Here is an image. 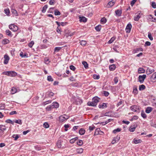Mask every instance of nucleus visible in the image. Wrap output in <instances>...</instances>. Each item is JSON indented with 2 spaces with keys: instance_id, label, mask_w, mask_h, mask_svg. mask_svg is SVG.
Returning <instances> with one entry per match:
<instances>
[{
  "instance_id": "59",
  "label": "nucleus",
  "mask_w": 156,
  "mask_h": 156,
  "mask_svg": "<svg viewBox=\"0 0 156 156\" xmlns=\"http://www.w3.org/2000/svg\"><path fill=\"white\" fill-rule=\"evenodd\" d=\"M137 0H133L130 3L131 6H133L135 3L136 2Z\"/></svg>"
},
{
  "instance_id": "40",
  "label": "nucleus",
  "mask_w": 156,
  "mask_h": 156,
  "mask_svg": "<svg viewBox=\"0 0 156 156\" xmlns=\"http://www.w3.org/2000/svg\"><path fill=\"white\" fill-rule=\"evenodd\" d=\"M12 137L15 138L14 140H16L19 138V136L18 134H13L12 136Z\"/></svg>"
},
{
  "instance_id": "17",
  "label": "nucleus",
  "mask_w": 156,
  "mask_h": 156,
  "mask_svg": "<svg viewBox=\"0 0 156 156\" xmlns=\"http://www.w3.org/2000/svg\"><path fill=\"white\" fill-rule=\"evenodd\" d=\"M87 105L88 106H95L96 105V104L94 103L92 101H89L87 103Z\"/></svg>"
},
{
  "instance_id": "33",
  "label": "nucleus",
  "mask_w": 156,
  "mask_h": 156,
  "mask_svg": "<svg viewBox=\"0 0 156 156\" xmlns=\"http://www.w3.org/2000/svg\"><path fill=\"white\" fill-rule=\"evenodd\" d=\"M53 108H53V107L52 106V105H49V106H47L46 108V110L49 111L51 110V109Z\"/></svg>"
},
{
  "instance_id": "7",
  "label": "nucleus",
  "mask_w": 156,
  "mask_h": 156,
  "mask_svg": "<svg viewBox=\"0 0 156 156\" xmlns=\"http://www.w3.org/2000/svg\"><path fill=\"white\" fill-rule=\"evenodd\" d=\"M4 64H7L9 60V56L5 54L4 55Z\"/></svg>"
},
{
  "instance_id": "54",
  "label": "nucleus",
  "mask_w": 156,
  "mask_h": 156,
  "mask_svg": "<svg viewBox=\"0 0 156 156\" xmlns=\"http://www.w3.org/2000/svg\"><path fill=\"white\" fill-rule=\"evenodd\" d=\"M100 131V128H98L95 131L94 134H99V132Z\"/></svg>"
},
{
  "instance_id": "30",
  "label": "nucleus",
  "mask_w": 156,
  "mask_h": 156,
  "mask_svg": "<svg viewBox=\"0 0 156 156\" xmlns=\"http://www.w3.org/2000/svg\"><path fill=\"white\" fill-rule=\"evenodd\" d=\"M145 86L144 85L142 84V85H140L139 86V90H143L144 89H145Z\"/></svg>"
},
{
  "instance_id": "51",
  "label": "nucleus",
  "mask_w": 156,
  "mask_h": 156,
  "mask_svg": "<svg viewBox=\"0 0 156 156\" xmlns=\"http://www.w3.org/2000/svg\"><path fill=\"white\" fill-rule=\"evenodd\" d=\"M148 37L149 39L151 40L152 41L153 40V38L151 34L150 33H148Z\"/></svg>"
},
{
  "instance_id": "39",
  "label": "nucleus",
  "mask_w": 156,
  "mask_h": 156,
  "mask_svg": "<svg viewBox=\"0 0 156 156\" xmlns=\"http://www.w3.org/2000/svg\"><path fill=\"white\" fill-rule=\"evenodd\" d=\"M80 44L83 46H84L87 44V41H85L82 40L80 42Z\"/></svg>"
},
{
  "instance_id": "34",
  "label": "nucleus",
  "mask_w": 156,
  "mask_h": 156,
  "mask_svg": "<svg viewBox=\"0 0 156 156\" xmlns=\"http://www.w3.org/2000/svg\"><path fill=\"white\" fill-rule=\"evenodd\" d=\"M50 62L48 58L46 57L44 58V62L46 64H48Z\"/></svg>"
},
{
  "instance_id": "21",
  "label": "nucleus",
  "mask_w": 156,
  "mask_h": 156,
  "mask_svg": "<svg viewBox=\"0 0 156 156\" xmlns=\"http://www.w3.org/2000/svg\"><path fill=\"white\" fill-rule=\"evenodd\" d=\"M139 73H144L145 72V70L142 68H139L138 70Z\"/></svg>"
},
{
  "instance_id": "25",
  "label": "nucleus",
  "mask_w": 156,
  "mask_h": 156,
  "mask_svg": "<svg viewBox=\"0 0 156 156\" xmlns=\"http://www.w3.org/2000/svg\"><path fill=\"white\" fill-rule=\"evenodd\" d=\"M82 63L85 68L87 69L88 68V64L86 62L83 61L82 62Z\"/></svg>"
},
{
  "instance_id": "13",
  "label": "nucleus",
  "mask_w": 156,
  "mask_h": 156,
  "mask_svg": "<svg viewBox=\"0 0 156 156\" xmlns=\"http://www.w3.org/2000/svg\"><path fill=\"white\" fill-rule=\"evenodd\" d=\"M80 21V22H86L87 21V19L83 16L79 17Z\"/></svg>"
},
{
  "instance_id": "16",
  "label": "nucleus",
  "mask_w": 156,
  "mask_h": 156,
  "mask_svg": "<svg viewBox=\"0 0 156 156\" xmlns=\"http://www.w3.org/2000/svg\"><path fill=\"white\" fill-rule=\"evenodd\" d=\"M115 12L116 15L119 16H120L122 13V11L119 9L116 10Z\"/></svg>"
},
{
  "instance_id": "15",
  "label": "nucleus",
  "mask_w": 156,
  "mask_h": 156,
  "mask_svg": "<svg viewBox=\"0 0 156 156\" xmlns=\"http://www.w3.org/2000/svg\"><path fill=\"white\" fill-rule=\"evenodd\" d=\"M152 110L153 109L152 108L148 107L146 108L145 112L147 113H149L152 111Z\"/></svg>"
},
{
  "instance_id": "45",
  "label": "nucleus",
  "mask_w": 156,
  "mask_h": 156,
  "mask_svg": "<svg viewBox=\"0 0 156 156\" xmlns=\"http://www.w3.org/2000/svg\"><path fill=\"white\" fill-rule=\"evenodd\" d=\"M15 123L21 125L22 124V122L20 119H18L16 120L14 122Z\"/></svg>"
},
{
  "instance_id": "18",
  "label": "nucleus",
  "mask_w": 156,
  "mask_h": 156,
  "mask_svg": "<svg viewBox=\"0 0 156 156\" xmlns=\"http://www.w3.org/2000/svg\"><path fill=\"white\" fill-rule=\"evenodd\" d=\"M51 105H52V106L54 108H58L59 107V104L56 102H53Z\"/></svg>"
},
{
  "instance_id": "27",
  "label": "nucleus",
  "mask_w": 156,
  "mask_h": 156,
  "mask_svg": "<svg viewBox=\"0 0 156 156\" xmlns=\"http://www.w3.org/2000/svg\"><path fill=\"white\" fill-rule=\"evenodd\" d=\"M142 141L141 140L138 139V140H136L135 139H134L133 140V142L135 144H137L140 143Z\"/></svg>"
},
{
  "instance_id": "44",
  "label": "nucleus",
  "mask_w": 156,
  "mask_h": 156,
  "mask_svg": "<svg viewBox=\"0 0 156 156\" xmlns=\"http://www.w3.org/2000/svg\"><path fill=\"white\" fill-rule=\"evenodd\" d=\"M115 40V38L114 37H112L110 39V40L108 41V44H111Z\"/></svg>"
},
{
  "instance_id": "9",
  "label": "nucleus",
  "mask_w": 156,
  "mask_h": 156,
  "mask_svg": "<svg viewBox=\"0 0 156 156\" xmlns=\"http://www.w3.org/2000/svg\"><path fill=\"white\" fill-rule=\"evenodd\" d=\"M150 80L152 82L156 81V74L155 73H154L150 77Z\"/></svg>"
},
{
  "instance_id": "49",
  "label": "nucleus",
  "mask_w": 156,
  "mask_h": 156,
  "mask_svg": "<svg viewBox=\"0 0 156 156\" xmlns=\"http://www.w3.org/2000/svg\"><path fill=\"white\" fill-rule=\"evenodd\" d=\"M47 80L48 81H52L53 80L51 76H48L47 77Z\"/></svg>"
},
{
  "instance_id": "57",
  "label": "nucleus",
  "mask_w": 156,
  "mask_h": 156,
  "mask_svg": "<svg viewBox=\"0 0 156 156\" xmlns=\"http://www.w3.org/2000/svg\"><path fill=\"white\" fill-rule=\"evenodd\" d=\"M5 108V105L4 104H0V109H4Z\"/></svg>"
},
{
  "instance_id": "46",
  "label": "nucleus",
  "mask_w": 156,
  "mask_h": 156,
  "mask_svg": "<svg viewBox=\"0 0 156 156\" xmlns=\"http://www.w3.org/2000/svg\"><path fill=\"white\" fill-rule=\"evenodd\" d=\"M51 100L43 102V105H45L48 104V103H51Z\"/></svg>"
},
{
  "instance_id": "11",
  "label": "nucleus",
  "mask_w": 156,
  "mask_h": 156,
  "mask_svg": "<svg viewBox=\"0 0 156 156\" xmlns=\"http://www.w3.org/2000/svg\"><path fill=\"white\" fill-rule=\"evenodd\" d=\"M99 99L100 98L98 97H94L93 98L92 101L94 103L96 104V105H97V103L99 101Z\"/></svg>"
},
{
  "instance_id": "56",
  "label": "nucleus",
  "mask_w": 156,
  "mask_h": 156,
  "mask_svg": "<svg viewBox=\"0 0 156 156\" xmlns=\"http://www.w3.org/2000/svg\"><path fill=\"white\" fill-rule=\"evenodd\" d=\"M5 13L7 15H9L10 13V11L9 9H5L4 10Z\"/></svg>"
},
{
  "instance_id": "31",
  "label": "nucleus",
  "mask_w": 156,
  "mask_h": 156,
  "mask_svg": "<svg viewBox=\"0 0 156 156\" xmlns=\"http://www.w3.org/2000/svg\"><path fill=\"white\" fill-rule=\"evenodd\" d=\"M48 7V5H45L44 6V7H43L42 9V12L43 13H44L46 12V10L47 9Z\"/></svg>"
},
{
  "instance_id": "24",
  "label": "nucleus",
  "mask_w": 156,
  "mask_h": 156,
  "mask_svg": "<svg viewBox=\"0 0 156 156\" xmlns=\"http://www.w3.org/2000/svg\"><path fill=\"white\" fill-rule=\"evenodd\" d=\"M17 90L16 88L14 87H12L11 90V93L12 94L15 93L17 92Z\"/></svg>"
},
{
  "instance_id": "36",
  "label": "nucleus",
  "mask_w": 156,
  "mask_h": 156,
  "mask_svg": "<svg viewBox=\"0 0 156 156\" xmlns=\"http://www.w3.org/2000/svg\"><path fill=\"white\" fill-rule=\"evenodd\" d=\"M43 126L44 127L47 128L49 127V125L48 122H45L44 123L43 125Z\"/></svg>"
},
{
  "instance_id": "2",
  "label": "nucleus",
  "mask_w": 156,
  "mask_h": 156,
  "mask_svg": "<svg viewBox=\"0 0 156 156\" xmlns=\"http://www.w3.org/2000/svg\"><path fill=\"white\" fill-rule=\"evenodd\" d=\"M69 118V116L66 114L60 116L59 117V120L61 122H63Z\"/></svg>"
},
{
  "instance_id": "6",
  "label": "nucleus",
  "mask_w": 156,
  "mask_h": 156,
  "mask_svg": "<svg viewBox=\"0 0 156 156\" xmlns=\"http://www.w3.org/2000/svg\"><path fill=\"white\" fill-rule=\"evenodd\" d=\"M115 0H112L110 1L107 5V7L110 8L115 3Z\"/></svg>"
},
{
  "instance_id": "19",
  "label": "nucleus",
  "mask_w": 156,
  "mask_h": 156,
  "mask_svg": "<svg viewBox=\"0 0 156 156\" xmlns=\"http://www.w3.org/2000/svg\"><path fill=\"white\" fill-rule=\"evenodd\" d=\"M133 92L134 94H136L138 93V90L137 89V87L136 86H134L133 87Z\"/></svg>"
},
{
  "instance_id": "32",
  "label": "nucleus",
  "mask_w": 156,
  "mask_h": 156,
  "mask_svg": "<svg viewBox=\"0 0 156 156\" xmlns=\"http://www.w3.org/2000/svg\"><path fill=\"white\" fill-rule=\"evenodd\" d=\"M107 21L105 17L102 18L101 20V22L102 24H104L106 23Z\"/></svg>"
},
{
  "instance_id": "58",
  "label": "nucleus",
  "mask_w": 156,
  "mask_h": 156,
  "mask_svg": "<svg viewBox=\"0 0 156 156\" xmlns=\"http://www.w3.org/2000/svg\"><path fill=\"white\" fill-rule=\"evenodd\" d=\"M0 129L2 131H3L6 129V128L4 126H1L0 127Z\"/></svg>"
},
{
  "instance_id": "35",
  "label": "nucleus",
  "mask_w": 156,
  "mask_h": 156,
  "mask_svg": "<svg viewBox=\"0 0 156 156\" xmlns=\"http://www.w3.org/2000/svg\"><path fill=\"white\" fill-rule=\"evenodd\" d=\"M54 14L56 16L60 15L61 14L60 12L57 9H56L54 11Z\"/></svg>"
},
{
  "instance_id": "12",
  "label": "nucleus",
  "mask_w": 156,
  "mask_h": 156,
  "mask_svg": "<svg viewBox=\"0 0 156 156\" xmlns=\"http://www.w3.org/2000/svg\"><path fill=\"white\" fill-rule=\"evenodd\" d=\"M154 71L153 69H151L149 68H148L146 70V73L147 75H149L153 73Z\"/></svg>"
},
{
  "instance_id": "64",
  "label": "nucleus",
  "mask_w": 156,
  "mask_h": 156,
  "mask_svg": "<svg viewBox=\"0 0 156 156\" xmlns=\"http://www.w3.org/2000/svg\"><path fill=\"white\" fill-rule=\"evenodd\" d=\"M70 68L73 71L75 70L76 69L75 67L73 65H71L70 66Z\"/></svg>"
},
{
  "instance_id": "28",
  "label": "nucleus",
  "mask_w": 156,
  "mask_h": 156,
  "mask_svg": "<svg viewBox=\"0 0 156 156\" xmlns=\"http://www.w3.org/2000/svg\"><path fill=\"white\" fill-rule=\"evenodd\" d=\"M76 151L77 153L81 154L83 152V149L82 148H78L76 149Z\"/></svg>"
},
{
  "instance_id": "23",
  "label": "nucleus",
  "mask_w": 156,
  "mask_h": 156,
  "mask_svg": "<svg viewBox=\"0 0 156 156\" xmlns=\"http://www.w3.org/2000/svg\"><path fill=\"white\" fill-rule=\"evenodd\" d=\"M2 43L3 44H5L9 43V41L7 39H5L3 40Z\"/></svg>"
},
{
  "instance_id": "37",
  "label": "nucleus",
  "mask_w": 156,
  "mask_h": 156,
  "mask_svg": "<svg viewBox=\"0 0 156 156\" xmlns=\"http://www.w3.org/2000/svg\"><path fill=\"white\" fill-rule=\"evenodd\" d=\"M101 28V26L100 25H98L97 26L95 27V30L98 31H99Z\"/></svg>"
},
{
  "instance_id": "10",
  "label": "nucleus",
  "mask_w": 156,
  "mask_h": 156,
  "mask_svg": "<svg viewBox=\"0 0 156 156\" xmlns=\"http://www.w3.org/2000/svg\"><path fill=\"white\" fill-rule=\"evenodd\" d=\"M142 14L140 13H139L138 15L135 16L134 17V20L135 21H138L139 19L141 17Z\"/></svg>"
},
{
  "instance_id": "48",
  "label": "nucleus",
  "mask_w": 156,
  "mask_h": 156,
  "mask_svg": "<svg viewBox=\"0 0 156 156\" xmlns=\"http://www.w3.org/2000/svg\"><path fill=\"white\" fill-rule=\"evenodd\" d=\"M141 116L143 117L145 119L147 117V115L145 114V113L143 111L142 112L141 114Z\"/></svg>"
},
{
  "instance_id": "50",
  "label": "nucleus",
  "mask_w": 156,
  "mask_h": 156,
  "mask_svg": "<svg viewBox=\"0 0 156 156\" xmlns=\"http://www.w3.org/2000/svg\"><path fill=\"white\" fill-rule=\"evenodd\" d=\"M34 44V41H32L28 44V46L29 47L31 48L32 47L33 45Z\"/></svg>"
},
{
  "instance_id": "20",
  "label": "nucleus",
  "mask_w": 156,
  "mask_h": 156,
  "mask_svg": "<svg viewBox=\"0 0 156 156\" xmlns=\"http://www.w3.org/2000/svg\"><path fill=\"white\" fill-rule=\"evenodd\" d=\"M115 68V66L114 64H112L110 66L109 69L110 71H113Z\"/></svg>"
},
{
  "instance_id": "47",
  "label": "nucleus",
  "mask_w": 156,
  "mask_h": 156,
  "mask_svg": "<svg viewBox=\"0 0 156 156\" xmlns=\"http://www.w3.org/2000/svg\"><path fill=\"white\" fill-rule=\"evenodd\" d=\"M95 128V127L93 125H92L91 126H89V129L90 131L93 130Z\"/></svg>"
},
{
  "instance_id": "14",
  "label": "nucleus",
  "mask_w": 156,
  "mask_h": 156,
  "mask_svg": "<svg viewBox=\"0 0 156 156\" xmlns=\"http://www.w3.org/2000/svg\"><path fill=\"white\" fill-rule=\"evenodd\" d=\"M107 103H103V104L99 105L98 107L99 108H104L107 107Z\"/></svg>"
},
{
  "instance_id": "53",
  "label": "nucleus",
  "mask_w": 156,
  "mask_h": 156,
  "mask_svg": "<svg viewBox=\"0 0 156 156\" xmlns=\"http://www.w3.org/2000/svg\"><path fill=\"white\" fill-rule=\"evenodd\" d=\"M61 48H62L60 47H55L54 49V51L58 52L59 51Z\"/></svg>"
},
{
  "instance_id": "52",
  "label": "nucleus",
  "mask_w": 156,
  "mask_h": 156,
  "mask_svg": "<svg viewBox=\"0 0 156 156\" xmlns=\"http://www.w3.org/2000/svg\"><path fill=\"white\" fill-rule=\"evenodd\" d=\"M77 144L79 145V146H81L83 144V141L81 140H78V141L77 142Z\"/></svg>"
},
{
  "instance_id": "61",
  "label": "nucleus",
  "mask_w": 156,
  "mask_h": 156,
  "mask_svg": "<svg viewBox=\"0 0 156 156\" xmlns=\"http://www.w3.org/2000/svg\"><path fill=\"white\" fill-rule=\"evenodd\" d=\"M55 2V0H50L49 3V4L51 5H52L54 4Z\"/></svg>"
},
{
  "instance_id": "38",
  "label": "nucleus",
  "mask_w": 156,
  "mask_h": 156,
  "mask_svg": "<svg viewBox=\"0 0 156 156\" xmlns=\"http://www.w3.org/2000/svg\"><path fill=\"white\" fill-rule=\"evenodd\" d=\"M57 146L58 148H61V142L60 140H58L57 143Z\"/></svg>"
},
{
  "instance_id": "3",
  "label": "nucleus",
  "mask_w": 156,
  "mask_h": 156,
  "mask_svg": "<svg viewBox=\"0 0 156 156\" xmlns=\"http://www.w3.org/2000/svg\"><path fill=\"white\" fill-rule=\"evenodd\" d=\"M9 28L10 30L14 32L16 31L18 29V27L17 26L12 24L9 25Z\"/></svg>"
},
{
  "instance_id": "41",
  "label": "nucleus",
  "mask_w": 156,
  "mask_h": 156,
  "mask_svg": "<svg viewBox=\"0 0 156 156\" xmlns=\"http://www.w3.org/2000/svg\"><path fill=\"white\" fill-rule=\"evenodd\" d=\"M6 33L7 35L9 36H11L12 34L11 32L9 30H6Z\"/></svg>"
},
{
  "instance_id": "60",
  "label": "nucleus",
  "mask_w": 156,
  "mask_h": 156,
  "mask_svg": "<svg viewBox=\"0 0 156 156\" xmlns=\"http://www.w3.org/2000/svg\"><path fill=\"white\" fill-rule=\"evenodd\" d=\"M151 6L153 8H156V3L155 2H152Z\"/></svg>"
},
{
  "instance_id": "55",
  "label": "nucleus",
  "mask_w": 156,
  "mask_h": 156,
  "mask_svg": "<svg viewBox=\"0 0 156 156\" xmlns=\"http://www.w3.org/2000/svg\"><path fill=\"white\" fill-rule=\"evenodd\" d=\"M54 94V93H53L52 92H49L48 93V95L50 97H51L53 96Z\"/></svg>"
},
{
  "instance_id": "5",
  "label": "nucleus",
  "mask_w": 156,
  "mask_h": 156,
  "mask_svg": "<svg viewBox=\"0 0 156 156\" xmlns=\"http://www.w3.org/2000/svg\"><path fill=\"white\" fill-rule=\"evenodd\" d=\"M132 27L131 23H129L127 24L126 28V31L127 33H129L130 32Z\"/></svg>"
},
{
  "instance_id": "8",
  "label": "nucleus",
  "mask_w": 156,
  "mask_h": 156,
  "mask_svg": "<svg viewBox=\"0 0 156 156\" xmlns=\"http://www.w3.org/2000/svg\"><path fill=\"white\" fill-rule=\"evenodd\" d=\"M130 109L131 110L134 112H137L139 108L137 105H134L131 106L130 107Z\"/></svg>"
},
{
  "instance_id": "26",
  "label": "nucleus",
  "mask_w": 156,
  "mask_h": 156,
  "mask_svg": "<svg viewBox=\"0 0 156 156\" xmlns=\"http://www.w3.org/2000/svg\"><path fill=\"white\" fill-rule=\"evenodd\" d=\"M79 133L80 135H83L85 133V130L83 129H81L80 130Z\"/></svg>"
},
{
  "instance_id": "29",
  "label": "nucleus",
  "mask_w": 156,
  "mask_h": 156,
  "mask_svg": "<svg viewBox=\"0 0 156 156\" xmlns=\"http://www.w3.org/2000/svg\"><path fill=\"white\" fill-rule=\"evenodd\" d=\"M121 130V129L119 128H117L116 129H114L113 131V133H116L117 132H120Z\"/></svg>"
},
{
  "instance_id": "1",
  "label": "nucleus",
  "mask_w": 156,
  "mask_h": 156,
  "mask_svg": "<svg viewBox=\"0 0 156 156\" xmlns=\"http://www.w3.org/2000/svg\"><path fill=\"white\" fill-rule=\"evenodd\" d=\"M3 74L11 77H14L16 76L17 73L13 71H8L3 73Z\"/></svg>"
},
{
  "instance_id": "42",
  "label": "nucleus",
  "mask_w": 156,
  "mask_h": 156,
  "mask_svg": "<svg viewBox=\"0 0 156 156\" xmlns=\"http://www.w3.org/2000/svg\"><path fill=\"white\" fill-rule=\"evenodd\" d=\"M5 122L7 123H10L11 124L13 125L14 124V122L12 121L10 119H7L5 121Z\"/></svg>"
},
{
  "instance_id": "4",
  "label": "nucleus",
  "mask_w": 156,
  "mask_h": 156,
  "mask_svg": "<svg viewBox=\"0 0 156 156\" xmlns=\"http://www.w3.org/2000/svg\"><path fill=\"white\" fill-rule=\"evenodd\" d=\"M146 75L144 74L143 75H140L138 77L139 81L141 83H142L146 78Z\"/></svg>"
},
{
  "instance_id": "63",
  "label": "nucleus",
  "mask_w": 156,
  "mask_h": 156,
  "mask_svg": "<svg viewBox=\"0 0 156 156\" xmlns=\"http://www.w3.org/2000/svg\"><path fill=\"white\" fill-rule=\"evenodd\" d=\"M151 44V43L150 42L146 41L145 43V44H144V46H150V45Z\"/></svg>"
},
{
  "instance_id": "43",
  "label": "nucleus",
  "mask_w": 156,
  "mask_h": 156,
  "mask_svg": "<svg viewBox=\"0 0 156 156\" xmlns=\"http://www.w3.org/2000/svg\"><path fill=\"white\" fill-rule=\"evenodd\" d=\"M93 78L94 79H98L100 78V76L97 74H94L93 75Z\"/></svg>"
},
{
  "instance_id": "62",
  "label": "nucleus",
  "mask_w": 156,
  "mask_h": 156,
  "mask_svg": "<svg viewBox=\"0 0 156 156\" xmlns=\"http://www.w3.org/2000/svg\"><path fill=\"white\" fill-rule=\"evenodd\" d=\"M123 103V101L121 100H120L117 104V106L118 107L121 105H122Z\"/></svg>"
},
{
  "instance_id": "22",
  "label": "nucleus",
  "mask_w": 156,
  "mask_h": 156,
  "mask_svg": "<svg viewBox=\"0 0 156 156\" xmlns=\"http://www.w3.org/2000/svg\"><path fill=\"white\" fill-rule=\"evenodd\" d=\"M136 127L134 125L133 126H131L129 128V130L130 132H133L135 130Z\"/></svg>"
}]
</instances>
